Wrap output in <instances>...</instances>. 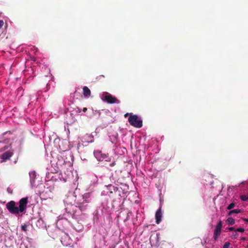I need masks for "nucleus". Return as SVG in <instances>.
Masks as SVG:
<instances>
[{
    "label": "nucleus",
    "mask_w": 248,
    "mask_h": 248,
    "mask_svg": "<svg viewBox=\"0 0 248 248\" xmlns=\"http://www.w3.org/2000/svg\"><path fill=\"white\" fill-rule=\"evenodd\" d=\"M28 203V197L21 198L18 202V207L16 206V203L14 201H11L6 204V207L8 211L12 214H18L19 213L24 212Z\"/></svg>",
    "instance_id": "nucleus-1"
},
{
    "label": "nucleus",
    "mask_w": 248,
    "mask_h": 248,
    "mask_svg": "<svg viewBox=\"0 0 248 248\" xmlns=\"http://www.w3.org/2000/svg\"><path fill=\"white\" fill-rule=\"evenodd\" d=\"M128 122L131 125L137 128H140L142 126V121L136 115H130Z\"/></svg>",
    "instance_id": "nucleus-2"
},
{
    "label": "nucleus",
    "mask_w": 248,
    "mask_h": 248,
    "mask_svg": "<svg viewBox=\"0 0 248 248\" xmlns=\"http://www.w3.org/2000/svg\"><path fill=\"white\" fill-rule=\"evenodd\" d=\"M103 99L105 101L109 104H119L120 103L116 97L113 96L111 94L108 92H103Z\"/></svg>",
    "instance_id": "nucleus-3"
},
{
    "label": "nucleus",
    "mask_w": 248,
    "mask_h": 248,
    "mask_svg": "<svg viewBox=\"0 0 248 248\" xmlns=\"http://www.w3.org/2000/svg\"><path fill=\"white\" fill-rule=\"evenodd\" d=\"M222 226V223L221 220H219L216 226V228L214 232V239L215 240H217L219 236L220 235L221 228Z\"/></svg>",
    "instance_id": "nucleus-4"
},
{
    "label": "nucleus",
    "mask_w": 248,
    "mask_h": 248,
    "mask_svg": "<svg viewBox=\"0 0 248 248\" xmlns=\"http://www.w3.org/2000/svg\"><path fill=\"white\" fill-rule=\"evenodd\" d=\"M13 155V150H9L4 152L0 155V158L2 160L1 162H5L7 160L9 159Z\"/></svg>",
    "instance_id": "nucleus-5"
},
{
    "label": "nucleus",
    "mask_w": 248,
    "mask_h": 248,
    "mask_svg": "<svg viewBox=\"0 0 248 248\" xmlns=\"http://www.w3.org/2000/svg\"><path fill=\"white\" fill-rule=\"evenodd\" d=\"M156 223L158 224L161 221L162 218V212H161V206H160L159 209L157 210L155 215Z\"/></svg>",
    "instance_id": "nucleus-6"
},
{
    "label": "nucleus",
    "mask_w": 248,
    "mask_h": 248,
    "mask_svg": "<svg viewBox=\"0 0 248 248\" xmlns=\"http://www.w3.org/2000/svg\"><path fill=\"white\" fill-rule=\"evenodd\" d=\"M83 94L85 97H88L91 95L90 90L87 86H84L83 88Z\"/></svg>",
    "instance_id": "nucleus-7"
},
{
    "label": "nucleus",
    "mask_w": 248,
    "mask_h": 248,
    "mask_svg": "<svg viewBox=\"0 0 248 248\" xmlns=\"http://www.w3.org/2000/svg\"><path fill=\"white\" fill-rule=\"evenodd\" d=\"M29 175L31 178V182L32 183L34 181V179L36 177V172L34 171H31L29 173Z\"/></svg>",
    "instance_id": "nucleus-8"
},
{
    "label": "nucleus",
    "mask_w": 248,
    "mask_h": 248,
    "mask_svg": "<svg viewBox=\"0 0 248 248\" xmlns=\"http://www.w3.org/2000/svg\"><path fill=\"white\" fill-rule=\"evenodd\" d=\"M242 212L241 210L239 209H234L231 211H230L228 213L229 216H232L233 214H238Z\"/></svg>",
    "instance_id": "nucleus-9"
},
{
    "label": "nucleus",
    "mask_w": 248,
    "mask_h": 248,
    "mask_svg": "<svg viewBox=\"0 0 248 248\" xmlns=\"http://www.w3.org/2000/svg\"><path fill=\"white\" fill-rule=\"evenodd\" d=\"M226 222L227 224L229 225H233L235 223V220L232 217H229L227 220Z\"/></svg>",
    "instance_id": "nucleus-10"
},
{
    "label": "nucleus",
    "mask_w": 248,
    "mask_h": 248,
    "mask_svg": "<svg viewBox=\"0 0 248 248\" xmlns=\"http://www.w3.org/2000/svg\"><path fill=\"white\" fill-rule=\"evenodd\" d=\"M77 204L78 205H77V206L78 207L81 211L85 210L86 209V207L87 206V204H85V205H83L82 204Z\"/></svg>",
    "instance_id": "nucleus-11"
},
{
    "label": "nucleus",
    "mask_w": 248,
    "mask_h": 248,
    "mask_svg": "<svg viewBox=\"0 0 248 248\" xmlns=\"http://www.w3.org/2000/svg\"><path fill=\"white\" fill-rule=\"evenodd\" d=\"M240 198L243 201H248V196H246L245 195H240Z\"/></svg>",
    "instance_id": "nucleus-12"
},
{
    "label": "nucleus",
    "mask_w": 248,
    "mask_h": 248,
    "mask_svg": "<svg viewBox=\"0 0 248 248\" xmlns=\"http://www.w3.org/2000/svg\"><path fill=\"white\" fill-rule=\"evenodd\" d=\"M86 138H89V140H88V142H92L93 141V137L91 135H87L86 136Z\"/></svg>",
    "instance_id": "nucleus-13"
},
{
    "label": "nucleus",
    "mask_w": 248,
    "mask_h": 248,
    "mask_svg": "<svg viewBox=\"0 0 248 248\" xmlns=\"http://www.w3.org/2000/svg\"><path fill=\"white\" fill-rule=\"evenodd\" d=\"M90 197V194L89 193H86L82 195V199L87 200Z\"/></svg>",
    "instance_id": "nucleus-14"
},
{
    "label": "nucleus",
    "mask_w": 248,
    "mask_h": 248,
    "mask_svg": "<svg viewBox=\"0 0 248 248\" xmlns=\"http://www.w3.org/2000/svg\"><path fill=\"white\" fill-rule=\"evenodd\" d=\"M89 202H90L88 200L83 199V202H81L77 203V204H82L83 205H85V204H87V203H89Z\"/></svg>",
    "instance_id": "nucleus-15"
},
{
    "label": "nucleus",
    "mask_w": 248,
    "mask_h": 248,
    "mask_svg": "<svg viewBox=\"0 0 248 248\" xmlns=\"http://www.w3.org/2000/svg\"><path fill=\"white\" fill-rule=\"evenodd\" d=\"M235 206V203L232 202L227 207V209L231 210Z\"/></svg>",
    "instance_id": "nucleus-16"
},
{
    "label": "nucleus",
    "mask_w": 248,
    "mask_h": 248,
    "mask_svg": "<svg viewBox=\"0 0 248 248\" xmlns=\"http://www.w3.org/2000/svg\"><path fill=\"white\" fill-rule=\"evenodd\" d=\"M238 236V234L236 232H235L232 233V238L233 239H236V238H237Z\"/></svg>",
    "instance_id": "nucleus-17"
},
{
    "label": "nucleus",
    "mask_w": 248,
    "mask_h": 248,
    "mask_svg": "<svg viewBox=\"0 0 248 248\" xmlns=\"http://www.w3.org/2000/svg\"><path fill=\"white\" fill-rule=\"evenodd\" d=\"M230 245V243L229 242H225V244L223 246V248H229Z\"/></svg>",
    "instance_id": "nucleus-18"
},
{
    "label": "nucleus",
    "mask_w": 248,
    "mask_h": 248,
    "mask_svg": "<svg viewBox=\"0 0 248 248\" xmlns=\"http://www.w3.org/2000/svg\"><path fill=\"white\" fill-rule=\"evenodd\" d=\"M235 231L243 232L245 231V230L244 228H239L235 230Z\"/></svg>",
    "instance_id": "nucleus-19"
},
{
    "label": "nucleus",
    "mask_w": 248,
    "mask_h": 248,
    "mask_svg": "<svg viewBox=\"0 0 248 248\" xmlns=\"http://www.w3.org/2000/svg\"><path fill=\"white\" fill-rule=\"evenodd\" d=\"M27 226L26 224H24V225L21 226V229L22 231H23L24 232H26L27 231Z\"/></svg>",
    "instance_id": "nucleus-20"
},
{
    "label": "nucleus",
    "mask_w": 248,
    "mask_h": 248,
    "mask_svg": "<svg viewBox=\"0 0 248 248\" xmlns=\"http://www.w3.org/2000/svg\"><path fill=\"white\" fill-rule=\"evenodd\" d=\"M4 22L2 20H0V29L3 26Z\"/></svg>",
    "instance_id": "nucleus-21"
},
{
    "label": "nucleus",
    "mask_w": 248,
    "mask_h": 248,
    "mask_svg": "<svg viewBox=\"0 0 248 248\" xmlns=\"http://www.w3.org/2000/svg\"><path fill=\"white\" fill-rule=\"evenodd\" d=\"M131 214H132V212L131 211H129L127 213V216L126 217V220H128L129 219V216H130V215H131Z\"/></svg>",
    "instance_id": "nucleus-22"
},
{
    "label": "nucleus",
    "mask_w": 248,
    "mask_h": 248,
    "mask_svg": "<svg viewBox=\"0 0 248 248\" xmlns=\"http://www.w3.org/2000/svg\"><path fill=\"white\" fill-rule=\"evenodd\" d=\"M115 164H116L115 162V161H114V162H113L112 163L110 164L109 166H110V167H113V166H114Z\"/></svg>",
    "instance_id": "nucleus-23"
},
{
    "label": "nucleus",
    "mask_w": 248,
    "mask_h": 248,
    "mask_svg": "<svg viewBox=\"0 0 248 248\" xmlns=\"http://www.w3.org/2000/svg\"><path fill=\"white\" fill-rule=\"evenodd\" d=\"M228 230H229V231H233V230H234V231H235L234 228L233 227H229V228H228Z\"/></svg>",
    "instance_id": "nucleus-24"
},
{
    "label": "nucleus",
    "mask_w": 248,
    "mask_h": 248,
    "mask_svg": "<svg viewBox=\"0 0 248 248\" xmlns=\"http://www.w3.org/2000/svg\"><path fill=\"white\" fill-rule=\"evenodd\" d=\"M101 78H104V76L103 75H100L98 77H97V79H100Z\"/></svg>",
    "instance_id": "nucleus-25"
},
{
    "label": "nucleus",
    "mask_w": 248,
    "mask_h": 248,
    "mask_svg": "<svg viewBox=\"0 0 248 248\" xmlns=\"http://www.w3.org/2000/svg\"><path fill=\"white\" fill-rule=\"evenodd\" d=\"M82 110L85 112L87 110V108H84Z\"/></svg>",
    "instance_id": "nucleus-26"
},
{
    "label": "nucleus",
    "mask_w": 248,
    "mask_h": 248,
    "mask_svg": "<svg viewBox=\"0 0 248 248\" xmlns=\"http://www.w3.org/2000/svg\"><path fill=\"white\" fill-rule=\"evenodd\" d=\"M241 239L242 241H245V240H246V237H242L241 238Z\"/></svg>",
    "instance_id": "nucleus-27"
},
{
    "label": "nucleus",
    "mask_w": 248,
    "mask_h": 248,
    "mask_svg": "<svg viewBox=\"0 0 248 248\" xmlns=\"http://www.w3.org/2000/svg\"><path fill=\"white\" fill-rule=\"evenodd\" d=\"M244 220L248 223V218H244Z\"/></svg>",
    "instance_id": "nucleus-28"
},
{
    "label": "nucleus",
    "mask_w": 248,
    "mask_h": 248,
    "mask_svg": "<svg viewBox=\"0 0 248 248\" xmlns=\"http://www.w3.org/2000/svg\"><path fill=\"white\" fill-rule=\"evenodd\" d=\"M129 115V113H127L126 114H124V117H126L128 115Z\"/></svg>",
    "instance_id": "nucleus-29"
},
{
    "label": "nucleus",
    "mask_w": 248,
    "mask_h": 248,
    "mask_svg": "<svg viewBox=\"0 0 248 248\" xmlns=\"http://www.w3.org/2000/svg\"><path fill=\"white\" fill-rule=\"evenodd\" d=\"M8 148V146H5L4 147V150H6Z\"/></svg>",
    "instance_id": "nucleus-30"
},
{
    "label": "nucleus",
    "mask_w": 248,
    "mask_h": 248,
    "mask_svg": "<svg viewBox=\"0 0 248 248\" xmlns=\"http://www.w3.org/2000/svg\"><path fill=\"white\" fill-rule=\"evenodd\" d=\"M8 192H9V193H12V192H10V189L9 190Z\"/></svg>",
    "instance_id": "nucleus-31"
},
{
    "label": "nucleus",
    "mask_w": 248,
    "mask_h": 248,
    "mask_svg": "<svg viewBox=\"0 0 248 248\" xmlns=\"http://www.w3.org/2000/svg\"><path fill=\"white\" fill-rule=\"evenodd\" d=\"M78 111L79 112H80L81 111V110L79 109V108H78Z\"/></svg>",
    "instance_id": "nucleus-32"
},
{
    "label": "nucleus",
    "mask_w": 248,
    "mask_h": 248,
    "mask_svg": "<svg viewBox=\"0 0 248 248\" xmlns=\"http://www.w3.org/2000/svg\"><path fill=\"white\" fill-rule=\"evenodd\" d=\"M30 69H31V71H33V70L31 68H30Z\"/></svg>",
    "instance_id": "nucleus-33"
},
{
    "label": "nucleus",
    "mask_w": 248,
    "mask_h": 248,
    "mask_svg": "<svg viewBox=\"0 0 248 248\" xmlns=\"http://www.w3.org/2000/svg\"><path fill=\"white\" fill-rule=\"evenodd\" d=\"M9 189H9V188H7V191H9Z\"/></svg>",
    "instance_id": "nucleus-34"
}]
</instances>
